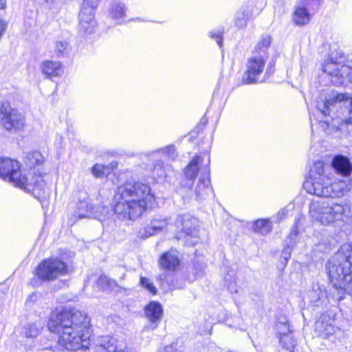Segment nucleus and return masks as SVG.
<instances>
[{"instance_id":"5","label":"nucleus","mask_w":352,"mask_h":352,"mask_svg":"<svg viewBox=\"0 0 352 352\" xmlns=\"http://www.w3.org/2000/svg\"><path fill=\"white\" fill-rule=\"evenodd\" d=\"M310 216L322 225L339 224L351 219L349 209L343 204L320 199H312L309 204Z\"/></svg>"},{"instance_id":"16","label":"nucleus","mask_w":352,"mask_h":352,"mask_svg":"<svg viewBox=\"0 0 352 352\" xmlns=\"http://www.w3.org/2000/svg\"><path fill=\"white\" fill-rule=\"evenodd\" d=\"M308 298L310 303L317 307H327L331 304L325 287L318 283L313 284L311 289L309 291Z\"/></svg>"},{"instance_id":"7","label":"nucleus","mask_w":352,"mask_h":352,"mask_svg":"<svg viewBox=\"0 0 352 352\" xmlns=\"http://www.w3.org/2000/svg\"><path fill=\"white\" fill-rule=\"evenodd\" d=\"M341 120L346 124H352V98L348 94H336L329 98H325L321 103L318 102L317 109L324 116H329L331 108H342Z\"/></svg>"},{"instance_id":"14","label":"nucleus","mask_w":352,"mask_h":352,"mask_svg":"<svg viewBox=\"0 0 352 352\" xmlns=\"http://www.w3.org/2000/svg\"><path fill=\"white\" fill-rule=\"evenodd\" d=\"M97 8H92L82 4L79 13V32L82 34H91L96 28L95 20V10Z\"/></svg>"},{"instance_id":"46","label":"nucleus","mask_w":352,"mask_h":352,"mask_svg":"<svg viewBox=\"0 0 352 352\" xmlns=\"http://www.w3.org/2000/svg\"><path fill=\"white\" fill-rule=\"evenodd\" d=\"M274 66L272 65V63L271 64V65H269L267 68H266V70H265V76H267V78H269L270 76V75L274 73Z\"/></svg>"},{"instance_id":"47","label":"nucleus","mask_w":352,"mask_h":352,"mask_svg":"<svg viewBox=\"0 0 352 352\" xmlns=\"http://www.w3.org/2000/svg\"><path fill=\"white\" fill-rule=\"evenodd\" d=\"M7 28V23L3 21H0V38L2 34L4 33Z\"/></svg>"},{"instance_id":"13","label":"nucleus","mask_w":352,"mask_h":352,"mask_svg":"<svg viewBox=\"0 0 352 352\" xmlns=\"http://www.w3.org/2000/svg\"><path fill=\"white\" fill-rule=\"evenodd\" d=\"M264 6V0H248L238 13L236 26L241 28L245 27L248 21L253 16L258 14Z\"/></svg>"},{"instance_id":"4","label":"nucleus","mask_w":352,"mask_h":352,"mask_svg":"<svg viewBox=\"0 0 352 352\" xmlns=\"http://www.w3.org/2000/svg\"><path fill=\"white\" fill-rule=\"evenodd\" d=\"M0 177L31 192L38 199L44 198L48 193L46 184L40 175L32 176L30 180L26 175L22 173L19 162L11 158L0 157Z\"/></svg>"},{"instance_id":"20","label":"nucleus","mask_w":352,"mask_h":352,"mask_svg":"<svg viewBox=\"0 0 352 352\" xmlns=\"http://www.w3.org/2000/svg\"><path fill=\"white\" fill-rule=\"evenodd\" d=\"M145 314L146 317L151 322L149 328L153 330L157 328L158 323L162 319L163 314L162 307L158 302L152 301L146 306Z\"/></svg>"},{"instance_id":"28","label":"nucleus","mask_w":352,"mask_h":352,"mask_svg":"<svg viewBox=\"0 0 352 352\" xmlns=\"http://www.w3.org/2000/svg\"><path fill=\"white\" fill-rule=\"evenodd\" d=\"M293 20L298 25H303L309 23L310 15L305 6H298L296 8L293 15Z\"/></svg>"},{"instance_id":"51","label":"nucleus","mask_w":352,"mask_h":352,"mask_svg":"<svg viewBox=\"0 0 352 352\" xmlns=\"http://www.w3.org/2000/svg\"><path fill=\"white\" fill-rule=\"evenodd\" d=\"M6 6V0H0V9L4 8Z\"/></svg>"},{"instance_id":"41","label":"nucleus","mask_w":352,"mask_h":352,"mask_svg":"<svg viewBox=\"0 0 352 352\" xmlns=\"http://www.w3.org/2000/svg\"><path fill=\"white\" fill-rule=\"evenodd\" d=\"M223 32L220 30L210 32L211 38H214L220 47L223 46Z\"/></svg>"},{"instance_id":"11","label":"nucleus","mask_w":352,"mask_h":352,"mask_svg":"<svg viewBox=\"0 0 352 352\" xmlns=\"http://www.w3.org/2000/svg\"><path fill=\"white\" fill-rule=\"evenodd\" d=\"M175 226L180 229L186 245L193 246L199 240L198 221L189 214H179L175 220Z\"/></svg>"},{"instance_id":"37","label":"nucleus","mask_w":352,"mask_h":352,"mask_svg":"<svg viewBox=\"0 0 352 352\" xmlns=\"http://www.w3.org/2000/svg\"><path fill=\"white\" fill-rule=\"evenodd\" d=\"M162 153L169 159L174 160L177 157V153L174 145H170L162 149Z\"/></svg>"},{"instance_id":"45","label":"nucleus","mask_w":352,"mask_h":352,"mask_svg":"<svg viewBox=\"0 0 352 352\" xmlns=\"http://www.w3.org/2000/svg\"><path fill=\"white\" fill-rule=\"evenodd\" d=\"M288 214V210L285 208L281 209L277 214L276 218L278 221H281L285 219Z\"/></svg>"},{"instance_id":"15","label":"nucleus","mask_w":352,"mask_h":352,"mask_svg":"<svg viewBox=\"0 0 352 352\" xmlns=\"http://www.w3.org/2000/svg\"><path fill=\"white\" fill-rule=\"evenodd\" d=\"M316 334L322 338H327L336 333L333 316L329 314H322L315 322Z\"/></svg>"},{"instance_id":"48","label":"nucleus","mask_w":352,"mask_h":352,"mask_svg":"<svg viewBox=\"0 0 352 352\" xmlns=\"http://www.w3.org/2000/svg\"><path fill=\"white\" fill-rule=\"evenodd\" d=\"M297 234H298L297 226L295 225V226H292V228L291 230V232L289 234V238L291 239H292L294 237H296L297 236Z\"/></svg>"},{"instance_id":"49","label":"nucleus","mask_w":352,"mask_h":352,"mask_svg":"<svg viewBox=\"0 0 352 352\" xmlns=\"http://www.w3.org/2000/svg\"><path fill=\"white\" fill-rule=\"evenodd\" d=\"M289 324L288 320L285 316H280L278 318V323L276 325Z\"/></svg>"},{"instance_id":"39","label":"nucleus","mask_w":352,"mask_h":352,"mask_svg":"<svg viewBox=\"0 0 352 352\" xmlns=\"http://www.w3.org/2000/svg\"><path fill=\"white\" fill-rule=\"evenodd\" d=\"M106 167L102 164H96L91 168V173L96 177H102L105 174Z\"/></svg>"},{"instance_id":"27","label":"nucleus","mask_w":352,"mask_h":352,"mask_svg":"<svg viewBox=\"0 0 352 352\" xmlns=\"http://www.w3.org/2000/svg\"><path fill=\"white\" fill-rule=\"evenodd\" d=\"M126 5L120 0H114L109 8V15L113 19H122L125 16Z\"/></svg>"},{"instance_id":"52","label":"nucleus","mask_w":352,"mask_h":352,"mask_svg":"<svg viewBox=\"0 0 352 352\" xmlns=\"http://www.w3.org/2000/svg\"><path fill=\"white\" fill-rule=\"evenodd\" d=\"M39 352H54L52 350H49V349H43V350H41Z\"/></svg>"},{"instance_id":"8","label":"nucleus","mask_w":352,"mask_h":352,"mask_svg":"<svg viewBox=\"0 0 352 352\" xmlns=\"http://www.w3.org/2000/svg\"><path fill=\"white\" fill-rule=\"evenodd\" d=\"M69 273L67 264L58 258L43 260L37 267L36 274L43 280L51 281Z\"/></svg>"},{"instance_id":"18","label":"nucleus","mask_w":352,"mask_h":352,"mask_svg":"<svg viewBox=\"0 0 352 352\" xmlns=\"http://www.w3.org/2000/svg\"><path fill=\"white\" fill-rule=\"evenodd\" d=\"M169 221V217H163L161 215H156L153 218L147 227L140 230L139 236L142 238H147L155 234L166 228Z\"/></svg>"},{"instance_id":"1","label":"nucleus","mask_w":352,"mask_h":352,"mask_svg":"<svg viewBox=\"0 0 352 352\" xmlns=\"http://www.w3.org/2000/svg\"><path fill=\"white\" fill-rule=\"evenodd\" d=\"M51 332L60 334L58 342L65 349L76 351L88 349L90 344L89 319L75 308H65L53 312L47 323Z\"/></svg>"},{"instance_id":"22","label":"nucleus","mask_w":352,"mask_h":352,"mask_svg":"<svg viewBox=\"0 0 352 352\" xmlns=\"http://www.w3.org/2000/svg\"><path fill=\"white\" fill-rule=\"evenodd\" d=\"M117 346L116 338L104 336L97 339L96 344V352H115Z\"/></svg>"},{"instance_id":"33","label":"nucleus","mask_w":352,"mask_h":352,"mask_svg":"<svg viewBox=\"0 0 352 352\" xmlns=\"http://www.w3.org/2000/svg\"><path fill=\"white\" fill-rule=\"evenodd\" d=\"M96 286L102 290H110L118 287V284L114 280L101 275L96 281Z\"/></svg>"},{"instance_id":"32","label":"nucleus","mask_w":352,"mask_h":352,"mask_svg":"<svg viewBox=\"0 0 352 352\" xmlns=\"http://www.w3.org/2000/svg\"><path fill=\"white\" fill-rule=\"evenodd\" d=\"M70 50V45L65 39H58L54 42V52L58 57L67 55Z\"/></svg>"},{"instance_id":"42","label":"nucleus","mask_w":352,"mask_h":352,"mask_svg":"<svg viewBox=\"0 0 352 352\" xmlns=\"http://www.w3.org/2000/svg\"><path fill=\"white\" fill-rule=\"evenodd\" d=\"M276 329L280 336L292 335L289 324L276 325Z\"/></svg>"},{"instance_id":"44","label":"nucleus","mask_w":352,"mask_h":352,"mask_svg":"<svg viewBox=\"0 0 352 352\" xmlns=\"http://www.w3.org/2000/svg\"><path fill=\"white\" fill-rule=\"evenodd\" d=\"M100 1V0H84L82 5L91 6L92 8H97Z\"/></svg>"},{"instance_id":"10","label":"nucleus","mask_w":352,"mask_h":352,"mask_svg":"<svg viewBox=\"0 0 352 352\" xmlns=\"http://www.w3.org/2000/svg\"><path fill=\"white\" fill-rule=\"evenodd\" d=\"M267 60V56L265 53L261 54L252 53L247 60L246 70L243 74L242 82L248 85L262 82L263 80L261 79V75L265 69Z\"/></svg>"},{"instance_id":"9","label":"nucleus","mask_w":352,"mask_h":352,"mask_svg":"<svg viewBox=\"0 0 352 352\" xmlns=\"http://www.w3.org/2000/svg\"><path fill=\"white\" fill-rule=\"evenodd\" d=\"M322 68L323 72L331 77V82L337 86L352 82V67L342 60L331 58L325 60Z\"/></svg>"},{"instance_id":"38","label":"nucleus","mask_w":352,"mask_h":352,"mask_svg":"<svg viewBox=\"0 0 352 352\" xmlns=\"http://www.w3.org/2000/svg\"><path fill=\"white\" fill-rule=\"evenodd\" d=\"M28 157L31 161L30 166H34V164H39L43 162V157L41 153L38 151H34L31 153H29Z\"/></svg>"},{"instance_id":"35","label":"nucleus","mask_w":352,"mask_h":352,"mask_svg":"<svg viewBox=\"0 0 352 352\" xmlns=\"http://www.w3.org/2000/svg\"><path fill=\"white\" fill-rule=\"evenodd\" d=\"M280 342L283 347L289 352H293L296 345V340L292 335H285L280 337Z\"/></svg>"},{"instance_id":"43","label":"nucleus","mask_w":352,"mask_h":352,"mask_svg":"<svg viewBox=\"0 0 352 352\" xmlns=\"http://www.w3.org/2000/svg\"><path fill=\"white\" fill-rule=\"evenodd\" d=\"M305 6H308L309 8H311L313 9H317L320 3L322 0H303Z\"/></svg>"},{"instance_id":"31","label":"nucleus","mask_w":352,"mask_h":352,"mask_svg":"<svg viewBox=\"0 0 352 352\" xmlns=\"http://www.w3.org/2000/svg\"><path fill=\"white\" fill-rule=\"evenodd\" d=\"M272 43V37L268 34L263 35L261 40L258 41L254 48L253 54H261L265 53L267 58H269V54L267 52L268 48L270 47Z\"/></svg>"},{"instance_id":"30","label":"nucleus","mask_w":352,"mask_h":352,"mask_svg":"<svg viewBox=\"0 0 352 352\" xmlns=\"http://www.w3.org/2000/svg\"><path fill=\"white\" fill-rule=\"evenodd\" d=\"M349 283H338V284H333V291L331 292V296H329L331 303L332 302H339L344 298L346 294L345 287Z\"/></svg>"},{"instance_id":"25","label":"nucleus","mask_w":352,"mask_h":352,"mask_svg":"<svg viewBox=\"0 0 352 352\" xmlns=\"http://www.w3.org/2000/svg\"><path fill=\"white\" fill-rule=\"evenodd\" d=\"M159 264L164 270H175L179 265V260L174 252L170 251L160 256Z\"/></svg>"},{"instance_id":"29","label":"nucleus","mask_w":352,"mask_h":352,"mask_svg":"<svg viewBox=\"0 0 352 352\" xmlns=\"http://www.w3.org/2000/svg\"><path fill=\"white\" fill-rule=\"evenodd\" d=\"M224 272H226V274L224 276V282L228 289L231 293H236L238 291V287L236 285L235 271L230 270L228 267H225Z\"/></svg>"},{"instance_id":"19","label":"nucleus","mask_w":352,"mask_h":352,"mask_svg":"<svg viewBox=\"0 0 352 352\" xmlns=\"http://www.w3.org/2000/svg\"><path fill=\"white\" fill-rule=\"evenodd\" d=\"M80 199L78 204L76 214L79 219L82 218H99V214L94 210V207L89 201L86 192L80 193Z\"/></svg>"},{"instance_id":"2","label":"nucleus","mask_w":352,"mask_h":352,"mask_svg":"<svg viewBox=\"0 0 352 352\" xmlns=\"http://www.w3.org/2000/svg\"><path fill=\"white\" fill-rule=\"evenodd\" d=\"M154 199L151 187L141 182H126L118 186L113 196L114 212L121 220H135Z\"/></svg>"},{"instance_id":"40","label":"nucleus","mask_w":352,"mask_h":352,"mask_svg":"<svg viewBox=\"0 0 352 352\" xmlns=\"http://www.w3.org/2000/svg\"><path fill=\"white\" fill-rule=\"evenodd\" d=\"M153 174L156 175L157 177H165L166 171L164 167L163 166V163L160 162H156L153 166Z\"/></svg>"},{"instance_id":"23","label":"nucleus","mask_w":352,"mask_h":352,"mask_svg":"<svg viewBox=\"0 0 352 352\" xmlns=\"http://www.w3.org/2000/svg\"><path fill=\"white\" fill-rule=\"evenodd\" d=\"M212 192L209 175H202L199 177L196 186L195 193L197 200L205 199Z\"/></svg>"},{"instance_id":"21","label":"nucleus","mask_w":352,"mask_h":352,"mask_svg":"<svg viewBox=\"0 0 352 352\" xmlns=\"http://www.w3.org/2000/svg\"><path fill=\"white\" fill-rule=\"evenodd\" d=\"M331 165L339 175L347 177L352 173V164L349 159L344 155H336L331 162Z\"/></svg>"},{"instance_id":"26","label":"nucleus","mask_w":352,"mask_h":352,"mask_svg":"<svg viewBox=\"0 0 352 352\" xmlns=\"http://www.w3.org/2000/svg\"><path fill=\"white\" fill-rule=\"evenodd\" d=\"M43 323L41 320L29 322L23 327V335L27 338H34L38 336L43 329Z\"/></svg>"},{"instance_id":"6","label":"nucleus","mask_w":352,"mask_h":352,"mask_svg":"<svg viewBox=\"0 0 352 352\" xmlns=\"http://www.w3.org/2000/svg\"><path fill=\"white\" fill-rule=\"evenodd\" d=\"M351 266L352 243H344L326 265L331 283H351Z\"/></svg>"},{"instance_id":"50","label":"nucleus","mask_w":352,"mask_h":352,"mask_svg":"<svg viewBox=\"0 0 352 352\" xmlns=\"http://www.w3.org/2000/svg\"><path fill=\"white\" fill-rule=\"evenodd\" d=\"M289 246L287 249H285L284 252H283V254H285V259L287 260L290 256H289Z\"/></svg>"},{"instance_id":"34","label":"nucleus","mask_w":352,"mask_h":352,"mask_svg":"<svg viewBox=\"0 0 352 352\" xmlns=\"http://www.w3.org/2000/svg\"><path fill=\"white\" fill-rule=\"evenodd\" d=\"M253 230L262 234H266L272 230V226L268 220L259 219L254 222Z\"/></svg>"},{"instance_id":"24","label":"nucleus","mask_w":352,"mask_h":352,"mask_svg":"<svg viewBox=\"0 0 352 352\" xmlns=\"http://www.w3.org/2000/svg\"><path fill=\"white\" fill-rule=\"evenodd\" d=\"M42 72L47 77L59 76L63 73V67L60 61L47 60L41 65Z\"/></svg>"},{"instance_id":"36","label":"nucleus","mask_w":352,"mask_h":352,"mask_svg":"<svg viewBox=\"0 0 352 352\" xmlns=\"http://www.w3.org/2000/svg\"><path fill=\"white\" fill-rule=\"evenodd\" d=\"M140 284L142 287L148 290L151 294L155 295L157 294V288L148 278L140 276Z\"/></svg>"},{"instance_id":"12","label":"nucleus","mask_w":352,"mask_h":352,"mask_svg":"<svg viewBox=\"0 0 352 352\" xmlns=\"http://www.w3.org/2000/svg\"><path fill=\"white\" fill-rule=\"evenodd\" d=\"M0 122L6 129H19L23 126V116L16 109L12 108L8 102H3L0 107Z\"/></svg>"},{"instance_id":"3","label":"nucleus","mask_w":352,"mask_h":352,"mask_svg":"<svg viewBox=\"0 0 352 352\" xmlns=\"http://www.w3.org/2000/svg\"><path fill=\"white\" fill-rule=\"evenodd\" d=\"M331 168L322 161L314 163L308 179L304 183L307 193L325 198H339L347 193L352 187V179L332 182Z\"/></svg>"},{"instance_id":"17","label":"nucleus","mask_w":352,"mask_h":352,"mask_svg":"<svg viewBox=\"0 0 352 352\" xmlns=\"http://www.w3.org/2000/svg\"><path fill=\"white\" fill-rule=\"evenodd\" d=\"M209 157H208L207 163L204 164V157L202 156H195L185 169L186 178L193 181L196 178L199 170H202L204 175H209Z\"/></svg>"}]
</instances>
